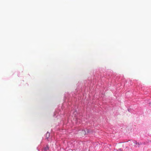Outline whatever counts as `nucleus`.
I'll list each match as a JSON object with an SVG mask.
<instances>
[{
    "mask_svg": "<svg viewBox=\"0 0 151 151\" xmlns=\"http://www.w3.org/2000/svg\"><path fill=\"white\" fill-rule=\"evenodd\" d=\"M81 134L82 135H85L86 134V131L84 130H82L81 131Z\"/></svg>",
    "mask_w": 151,
    "mask_h": 151,
    "instance_id": "f257e3e1",
    "label": "nucleus"
},
{
    "mask_svg": "<svg viewBox=\"0 0 151 151\" xmlns=\"http://www.w3.org/2000/svg\"><path fill=\"white\" fill-rule=\"evenodd\" d=\"M47 135L48 136V137H49V136H50L49 133H47V134H46V136H47Z\"/></svg>",
    "mask_w": 151,
    "mask_h": 151,
    "instance_id": "f03ea898",
    "label": "nucleus"
}]
</instances>
